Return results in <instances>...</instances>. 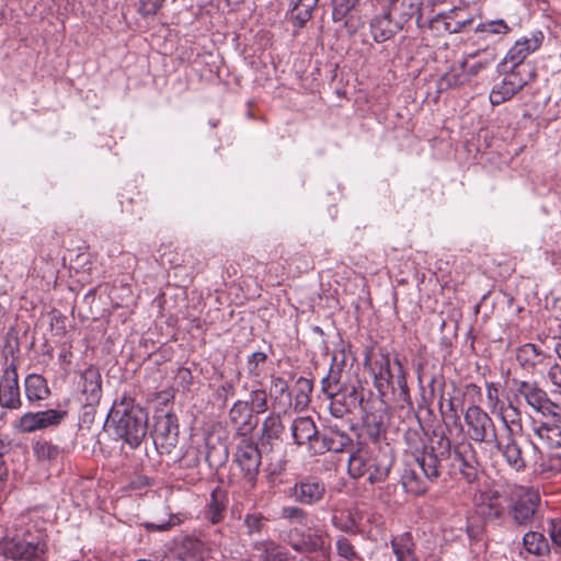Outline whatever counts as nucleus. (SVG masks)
<instances>
[{"mask_svg": "<svg viewBox=\"0 0 561 561\" xmlns=\"http://www.w3.org/2000/svg\"><path fill=\"white\" fill-rule=\"evenodd\" d=\"M404 438L414 459L403 471L402 485L408 493L421 495L440 477L444 463L451 457V443L446 435L437 433L424 442L422 428L408 430Z\"/></svg>", "mask_w": 561, "mask_h": 561, "instance_id": "obj_1", "label": "nucleus"}, {"mask_svg": "<svg viewBox=\"0 0 561 561\" xmlns=\"http://www.w3.org/2000/svg\"><path fill=\"white\" fill-rule=\"evenodd\" d=\"M396 454L389 444L359 446L347 461L352 479H365L369 484L385 482L394 465Z\"/></svg>", "mask_w": 561, "mask_h": 561, "instance_id": "obj_2", "label": "nucleus"}, {"mask_svg": "<svg viewBox=\"0 0 561 561\" xmlns=\"http://www.w3.org/2000/svg\"><path fill=\"white\" fill-rule=\"evenodd\" d=\"M106 423L113 427L116 438L123 439L130 448H137L146 437L148 412L135 403V399L124 394L110 410Z\"/></svg>", "mask_w": 561, "mask_h": 561, "instance_id": "obj_3", "label": "nucleus"}, {"mask_svg": "<svg viewBox=\"0 0 561 561\" xmlns=\"http://www.w3.org/2000/svg\"><path fill=\"white\" fill-rule=\"evenodd\" d=\"M396 370L391 368L390 355L380 351L378 357L371 364V373L375 386L381 397L391 389L394 401L401 407H412L410 390L407 382V373L399 358L393 362Z\"/></svg>", "mask_w": 561, "mask_h": 561, "instance_id": "obj_4", "label": "nucleus"}, {"mask_svg": "<svg viewBox=\"0 0 561 561\" xmlns=\"http://www.w3.org/2000/svg\"><path fill=\"white\" fill-rule=\"evenodd\" d=\"M28 516H20L5 543V557L10 561H46L47 545L41 533H32L26 527Z\"/></svg>", "mask_w": 561, "mask_h": 561, "instance_id": "obj_5", "label": "nucleus"}, {"mask_svg": "<svg viewBox=\"0 0 561 561\" xmlns=\"http://www.w3.org/2000/svg\"><path fill=\"white\" fill-rule=\"evenodd\" d=\"M327 530L321 527L307 529H290L285 541L297 552L305 554L316 553V561H329L330 542Z\"/></svg>", "mask_w": 561, "mask_h": 561, "instance_id": "obj_6", "label": "nucleus"}, {"mask_svg": "<svg viewBox=\"0 0 561 561\" xmlns=\"http://www.w3.org/2000/svg\"><path fill=\"white\" fill-rule=\"evenodd\" d=\"M497 71L503 75L500 82H496L490 93L492 105H500L511 100L517 92L527 85L535 78V68L533 66H520L518 68L502 69L501 62L497 65Z\"/></svg>", "mask_w": 561, "mask_h": 561, "instance_id": "obj_7", "label": "nucleus"}, {"mask_svg": "<svg viewBox=\"0 0 561 561\" xmlns=\"http://www.w3.org/2000/svg\"><path fill=\"white\" fill-rule=\"evenodd\" d=\"M328 398L331 399L330 412L336 419H341L356 410L364 413L367 412L365 389L359 382L341 386V388L335 390L334 394L328 396Z\"/></svg>", "mask_w": 561, "mask_h": 561, "instance_id": "obj_8", "label": "nucleus"}, {"mask_svg": "<svg viewBox=\"0 0 561 561\" xmlns=\"http://www.w3.org/2000/svg\"><path fill=\"white\" fill-rule=\"evenodd\" d=\"M515 386L514 398L523 399L534 411L543 416H557L559 407L548 397L547 392L535 381L513 380Z\"/></svg>", "mask_w": 561, "mask_h": 561, "instance_id": "obj_9", "label": "nucleus"}, {"mask_svg": "<svg viewBox=\"0 0 561 561\" xmlns=\"http://www.w3.org/2000/svg\"><path fill=\"white\" fill-rule=\"evenodd\" d=\"M465 424L467 436L476 443L491 445L499 436L492 417L479 405L467 408Z\"/></svg>", "mask_w": 561, "mask_h": 561, "instance_id": "obj_10", "label": "nucleus"}, {"mask_svg": "<svg viewBox=\"0 0 561 561\" xmlns=\"http://www.w3.org/2000/svg\"><path fill=\"white\" fill-rule=\"evenodd\" d=\"M262 451L249 437L243 436L237 445L234 461L242 472L243 479L254 488L261 466Z\"/></svg>", "mask_w": 561, "mask_h": 561, "instance_id": "obj_11", "label": "nucleus"}, {"mask_svg": "<svg viewBox=\"0 0 561 561\" xmlns=\"http://www.w3.org/2000/svg\"><path fill=\"white\" fill-rule=\"evenodd\" d=\"M152 438L159 454H171L179 443L178 416L171 412L157 415Z\"/></svg>", "mask_w": 561, "mask_h": 561, "instance_id": "obj_12", "label": "nucleus"}, {"mask_svg": "<svg viewBox=\"0 0 561 561\" xmlns=\"http://www.w3.org/2000/svg\"><path fill=\"white\" fill-rule=\"evenodd\" d=\"M66 415V411L55 409L38 412H26L15 421L13 427L20 433H33L48 427L58 426Z\"/></svg>", "mask_w": 561, "mask_h": 561, "instance_id": "obj_13", "label": "nucleus"}, {"mask_svg": "<svg viewBox=\"0 0 561 561\" xmlns=\"http://www.w3.org/2000/svg\"><path fill=\"white\" fill-rule=\"evenodd\" d=\"M543 39V33L541 31H536L533 32L530 36H525L516 41L501 61V68L505 69L508 68V66L513 68L531 66L530 64L525 62V59L528 55L535 53L541 47Z\"/></svg>", "mask_w": 561, "mask_h": 561, "instance_id": "obj_14", "label": "nucleus"}, {"mask_svg": "<svg viewBox=\"0 0 561 561\" xmlns=\"http://www.w3.org/2000/svg\"><path fill=\"white\" fill-rule=\"evenodd\" d=\"M0 405L18 410L22 407L16 366L11 363L0 379Z\"/></svg>", "mask_w": 561, "mask_h": 561, "instance_id": "obj_15", "label": "nucleus"}, {"mask_svg": "<svg viewBox=\"0 0 561 561\" xmlns=\"http://www.w3.org/2000/svg\"><path fill=\"white\" fill-rule=\"evenodd\" d=\"M491 445L503 456L506 463L516 472H523L527 468L526 459L516 435L501 434Z\"/></svg>", "mask_w": 561, "mask_h": 561, "instance_id": "obj_16", "label": "nucleus"}, {"mask_svg": "<svg viewBox=\"0 0 561 561\" xmlns=\"http://www.w3.org/2000/svg\"><path fill=\"white\" fill-rule=\"evenodd\" d=\"M325 491V484L320 479L306 477L295 483L291 496L302 505H314L324 497Z\"/></svg>", "mask_w": 561, "mask_h": 561, "instance_id": "obj_17", "label": "nucleus"}, {"mask_svg": "<svg viewBox=\"0 0 561 561\" xmlns=\"http://www.w3.org/2000/svg\"><path fill=\"white\" fill-rule=\"evenodd\" d=\"M516 359L524 369L533 374H542L550 365L551 355L536 344L526 343L517 348Z\"/></svg>", "mask_w": 561, "mask_h": 561, "instance_id": "obj_18", "label": "nucleus"}, {"mask_svg": "<svg viewBox=\"0 0 561 561\" xmlns=\"http://www.w3.org/2000/svg\"><path fill=\"white\" fill-rule=\"evenodd\" d=\"M454 466L458 468L463 479L472 483L478 478V459L476 451L470 444H461L455 447L451 453Z\"/></svg>", "mask_w": 561, "mask_h": 561, "instance_id": "obj_19", "label": "nucleus"}, {"mask_svg": "<svg viewBox=\"0 0 561 561\" xmlns=\"http://www.w3.org/2000/svg\"><path fill=\"white\" fill-rule=\"evenodd\" d=\"M352 444V438L345 432L330 427L319 435L318 442L312 444V454L323 455L328 451L342 453Z\"/></svg>", "mask_w": 561, "mask_h": 561, "instance_id": "obj_20", "label": "nucleus"}, {"mask_svg": "<svg viewBox=\"0 0 561 561\" xmlns=\"http://www.w3.org/2000/svg\"><path fill=\"white\" fill-rule=\"evenodd\" d=\"M81 392L87 407L93 408L102 397V378L99 369L89 366L80 375Z\"/></svg>", "mask_w": 561, "mask_h": 561, "instance_id": "obj_21", "label": "nucleus"}, {"mask_svg": "<svg viewBox=\"0 0 561 561\" xmlns=\"http://www.w3.org/2000/svg\"><path fill=\"white\" fill-rule=\"evenodd\" d=\"M285 427L279 414L271 413L262 424L261 445L263 450L273 453L280 447Z\"/></svg>", "mask_w": 561, "mask_h": 561, "instance_id": "obj_22", "label": "nucleus"}, {"mask_svg": "<svg viewBox=\"0 0 561 561\" xmlns=\"http://www.w3.org/2000/svg\"><path fill=\"white\" fill-rule=\"evenodd\" d=\"M229 420L242 437L250 434L257 425L249 402L242 400L233 403L229 411Z\"/></svg>", "mask_w": 561, "mask_h": 561, "instance_id": "obj_23", "label": "nucleus"}, {"mask_svg": "<svg viewBox=\"0 0 561 561\" xmlns=\"http://www.w3.org/2000/svg\"><path fill=\"white\" fill-rule=\"evenodd\" d=\"M495 416L503 425L502 434L517 435L523 432L522 411L519 401L515 398L507 399V403L500 408Z\"/></svg>", "mask_w": 561, "mask_h": 561, "instance_id": "obj_24", "label": "nucleus"}, {"mask_svg": "<svg viewBox=\"0 0 561 561\" xmlns=\"http://www.w3.org/2000/svg\"><path fill=\"white\" fill-rule=\"evenodd\" d=\"M294 443L298 446L308 444L312 453V444L318 442L319 432L313 420L309 416L296 417L290 426Z\"/></svg>", "mask_w": 561, "mask_h": 561, "instance_id": "obj_25", "label": "nucleus"}, {"mask_svg": "<svg viewBox=\"0 0 561 561\" xmlns=\"http://www.w3.org/2000/svg\"><path fill=\"white\" fill-rule=\"evenodd\" d=\"M389 10L393 19H397L403 26L413 16H416V24L423 27V13L421 12L422 0H389Z\"/></svg>", "mask_w": 561, "mask_h": 561, "instance_id": "obj_26", "label": "nucleus"}, {"mask_svg": "<svg viewBox=\"0 0 561 561\" xmlns=\"http://www.w3.org/2000/svg\"><path fill=\"white\" fill-rule=\"evenodd\" d=\"M403 26L393 19L390 10L376 15L370 22V34L375 42L383 43L398 33Z\"/></svg>", "mask_w": 561, "mask_h": 561, "instance_id": "obj_27", "label": "nucleus"}, {"mask_svg": "<svg viewBox=\"0 0 561 561\" xmlns=\"http://www.w3.org/2000/svg\"><path fill=\"white\" fill-rule=\"evenodd\" d=\"M228 493L220 486L215 488L204 508V517L213 525L221 523L228 506Z\"/></svg>", "mask_w": 561, "mask_h": 561, "instance_id": "obj_28", "label": "nucleus"}, {"mask_svg": "<svg viewBox=\"0 0 561 561\" xmlns=\"http://www.w3.org/2000/svg\"><path fill=\"white\" fill-rule=\"evenodd\" d=\"M534 427L535 435L549 448H561V414Z\"/></svg>", "mask_w": 561, "mask_h": 561, "instance_id": "obj_29", "label": "nucleus"}, {"mask_svg": "<svg viewBox=\"0 0 561 561\" xmlns=\"http://www.w3.org/2000/svg\"><path fill=\"white\" fill-rule=\"evenodd\" d=\"M25 396L30 403L36 404L50 396L47 380L38 374H30L24 380Z\"/></svg>", "mask_w": 561, "mask_h": 561, "instance_id": "obj_30", "label": "nucleus"}, {"mask_svg": "<svg viewBox=\"0 0 561 561\" xmlns=\"http://www.w3.org/2000/svg\"><path fill=\"white\" fill-rule=\"evenodd\" d=\"M206 556L204 543L195 537H185L176 549L180 561H204Z\"/></svg>", "mask_w": 561, "mask_h": 561, "instance_id": "obj_31", "label": "nucleus"}, {"mask_svg": "<svg viewBox=\"0 0 561 561\" xmlns=\"http://www.w3.org/2000/svg\"><path fill=\"white\" fill-rule=\"evenodd\" d=\"M538 505L537 495H528L519 499L513 506V519L519 526L528 525L536 513Z\"/></svg>", "mask_w": 561, "mask_h": 561, "instance_id": "obj_32", "label": "nucleus"}, {"mask_svg": "<svg viewBox=\"0 0 561 561\" xmlns=\"http://www.w3.org/2000/svg\"><path fill=\"white\" fill-rule=\"evenodd\" d=\"M444 32L459 33L472 24L473 18L466 8H454L446 12Z\"/></svg>", "mask_w": 561, "mask_h": 561, "instance_id": "obj_33", "label": "nucleus"}, {"mask_svg": "<svg viewBox=\"0 0 561 561\" xmlns=\"http://www.w3.org/2000/svg\"><path fill=\"white\" fill-rule=\"evenodd\" d=\"M319 0H296L291 10L287 13L288 19L297 27H302L311 18Z\"/></svg>", "mask_w": 561, "mask_h": 561, "instance_id": "obj_34", "label": "nucleus"}, {"mask_svg": "<svg viewBox=\"0 0 561 561\" xmlns=\"http://www.w3.org/2000/svg\"><path fill=\"white\" fill-rule=\"evenodd\" d=\"M390 543L397 561H416L414 542L410 533L392 538Z\"/></svg>", "mask_w": 561, "mask_h": 561, "instance_id": "obj_35", "label": "nucleus"}, {"mask_svg": "<svg viewBox=\"0 0 561 561\" xmlns=\"http://www.w3.org/2000/svg\"><path fill=\"white\" fill-rule=\"evenodd\" d=\"M256 549L261 552L259 561H289L287 551L273 541H262Z\"/></svg>", "mask_w": 561, "mask_h": 561, "instance_id": "obj_36", "label": "nucleus"}, {"mask_svg": "<svg viewBox=\"0 0 561 561\" xmlns=\"http://www.w3.org/2000/svg\"><path fill=\"white\" fill-rule=\"evenodd\" d=\"M523 543L529 553L543 556L549 552L548 541L540 533L528 531L523 537Z\"/></svg>", "mask_w": 561, "mask_h": 561, "instance_id": "obj_37", "label": "nucleus"}, {"mask_svg": "<svg viewBox=\"0 0 561 561\" xmlns=\"http://www.w3.org/2000/svg\"><path fill=\"white\" fill-rule=\"evenodd\" d=\"M359 2L360 0H332V20L343 22L344 26L348 28V14Z\"/></svg>", "mask_w": 561, "mask_h": 561, "instance_id": "obj_38", "label": "nucleus"}, {"mask_svg": "<svg viewBox=\"0 0 561 561\" xmlns=\"http://www.w3.org/2000/svg\"><path fill=\"white\" fill-rule=\"evenodd\" d=\"M337 358L336 356L333 357V364L329 370V374L322 379V390L327 396H332L335 393V390H337L340 387V383L342 381V368L336 363Z\"/></svg>", "mask_w": 561, "mask_h": 561, "instance_id": "obj_39", "label": "nucleus"}, {"mask_svg": "<svg viewBox=\"0 0 561 561\" xmlns=\"http://www.w3.org/2000/svg\"><path fill=\"white\" fill-rule=\"evenodd\" d=\"M476 31L482 34L484 38H488L492 35L501 37L503 35H506L511 31V27L506 24L504 20H492L484 23H480L477 26Z\"/></svg>", "mask_w": 561, "mask_h": 561, "instance_id": "obj_40", "label": "nucleus"}, {"mask_svg": "<svg viewBox=\"0 0 561 561\" xmlns=\"http://www.w3.org/2000/svg\"><path fill=\"white\" fill-rule=\"evenodd\" d=\"M482 56L483 58L472 64L468 68V73L471 76H477L482 69L488 67L491 62L496 59V53L493 48H486L484 50H477L473 54H469V58H476Z\"/></svg>", "mask_w": 561, "mask_h": 561, "instance_id": "obj_41", "label": "nucleus"}, {"mask_svg": "<svg viewBox=\"0 0 561 561\" xmlns=\"http://www.w3.org/2000/svg\"><path fill=\"white\" fill-rule=\"evenodd\" d=\"M267 360V354L264 352H253L247 359V373L250 377H260Z\"/></svg>", "mask_w": 561, "mask_h": 561, "instance_id": "obj_42", "label": "nucleus"}, {"mask_svg": "<svg viewBox=\"0 0 561 561\" xmlns=\"http://www.w3.org/2000/svg\"><path fill=\"white\" fill-rule=\"evenodd\" d=\"M272 394L275 396V401L279 400L285 405H290L291 403V397L289 392V387L287 381L282 377H274L272 379V387H271Z\"/></svg>", "mask_w": 561, "mask_h": 561, "instance_id": "obj_43", "label": "nucleus"}, {"mask_svg": "<svg viewBox=\"0 0 561 561\" xmlns=\"http://www.w3.org/2000/svg\"><path fill=\"white\" fill-rule=\"evenodd\" d=\"M249 405L252 413L261 414L268 409L267 394L264 389H254L250 393Z\"/></svg>", "mask_w": 561, "mask_h": 561, "instance_id": "obj_44", "label": "nucleus"}, {"mask_svg": "<svg viewBox=\"0 0 561 561\" xmlns=\"http://www.w3.org/2000/svg\"><path fill=\"white\" fill-rule=\"evenodd\" d=\"M486 404L492 414H496L504 402L500 400V388L494 382H488L485 386Z\"/></svg>", "mask_w": 561, "mask_h": 561, "instance_id": "obj_45", "label": "nucleus"}, {"mask_svg": "<svg viewBox=\"0 0 561 561\" xmlns=\"http://www.w3.org/2000/svg\"><path fill=\"white\" fill-rule=\"evenodd\" d=\"M265 517L261 513L248 514L244 517V527L250 536L261 534L265 526Z\"/></svg>", "mask_w": 561, "mask_h": 561, "instance_id": "obj_46", "label": "nucleus"}, {"mask_svg": "<svg viewBox=\"0 0 561 561\" xmlns=\"http://www.w3.org/2000/svg\"><path fill=\"white\" fill-rule=\"evenodd\" d=\"M336 551L337 554L348 561L359 559L358 553L355 551L354 546L345 537H339L336 539Z\"/></svg>", "mask_w": 561, "mask_h": 561, "instance_id": "obj_47", "label": "nucleus"}, {"mask_svg": "<svg viewBox=\"0 0 561 561\" xmlns=\"http://www.w3.org/2000/svg\"><path fill=\"white\" fill-rule=\"evenodd\" d=\"M280 517L304 525L306 524L308 514L298 506H284L280 512Z\"/></svg>", "mask_w": 561, "mask_h": 561, "instance_id": "obj_48", "label": "nucleus"}, {"mask_svg": "<svg viewBox=\"0 0 561 561\" xmlns=\"http://www.w3.org/2000/svg\"><path fill=\"white\" fill-rule=\"evenodd\" d=\"M35 453L41 460H53L58 457L59 448L49 442H43L36 445Z\"/></svg>", "mask_w": 561, "mask_h": 561, "instance_id": "obj_49", "label": "nucleus"}, {"mask_svg": "<svg viewBox=\"0 0 561 561\" xmlns=\"http://www.w3.org/2000/svg\"><path fill=\"white\" fill-rule=\"evenodd\" d=\"M180 522L181 519L176 515L170 514V517L167 522L160 524L145 523L144 527L150 531H167L174 527L175 525L180 524Z\"/></svg>", "mask_w": 561, "mask_h": 561, "instance_id": "obj_50", "label": "nucleus"}, {"mask_svg": "<svg viewBox=\"0 0 561 561\" xmlns=\"http://www.w3.org/2000/svg\"><path fill=\"white\" fill-rule=\"evenodd\" d=\"M479 512L486 519H495L502 514V508L496 503L480 504Z\"/></svg>", "mask_w": 561, "mask_h": 561, "instance_id": "obj_51", "label": "nucleus"}, {"mask_svg": "<svg viewBox=\"0 0 561 561\" xmlns=\"http://www.w3.org/2000/svg\"><path fill=\"white\" fill-rule=\"evenodd\" d=\"M445 16L446 12L438 13L428 20L423 18V27L427 26L432 31L442 32L444 31V22H446Z\"/></svg>", "mask_w": 561, "mask_h": 561, "instance_id": "obj_52", "label": "nucleus"}, {"mask_svg": "<svg viewBox=\"0 0 561 561\" xmlns=\"http://www.w3.org/2000/svg\"><path fill=\"white\" fill-rule=\"evenodd\" d=\"M10 450V442L0 437V482L4 481L8 477V468L3 461V456Z\"/></svg>", "mask_w": 561, "mask_h": 561, "instance_id": "obj_53", "label": "nucleus"}, {"mask_svg": "<svg viewBox=\"0 0 561 561\" xmlns=\"http://www.w3.org/2000/svg\"><path fill=\"white\" fill-rule=\"evenodd\" d=\"M332 525L344 533H355V522L352 518L343 519L339 516L332 517Z\"/></svg>", "mask_w": 561, "mask_h": 561, "instance_id": "obj_54", "label": "nucleus"}, {"mask_svg": "<svg viewBox=\"0 0 561 561\" xmlns=\"http://www.w3.org/2000/svg\"><path fill=\"white\" fill-rule=\"evenodd\" d=\"M550 537L554 545L561 547V518L550 522Z\"/></svg>", "mask_w": 561, "mask_h": 561, "instance_id": "obj_55", "label": "nucleus"}, {"mask_svg": "<svg viewBox=\"0 0 561 561\" xmlns=\"http://www.w3.org/2000/svg\"><path fill=\"white\" fill-rule=\"evenodd\" d=\"M164 0H151L149 2H142L141 14L142 15H154L162 7Z\"/></svg>", "mask_w": 561, "mask_h": 561, "instance_id": "obj_56", "label": "nucleus"}, {"mask_svg": "<svg viewBox=\"0 0 561 561\" xmlns=\"http://www.w3.org/2000/svg\"><path fill=\"white\" fill-rule=\"evenodd\" d=\"M548 378L552 382V385L561 388V366L557 363L548 366Z\"/></svg>", "mask_w": 561, "mask_h": 561, "instance_id": "obj_57", "label": "nucleus"}, {"mask_svg": "<svg viewBox=\"0 0 561 561\" xmlns=\"http://www.w3.org/2000/svg\"><path fill=\"white\" fill-rule=\"evenodd\" d=\"M460 81L455 75L447 73L445 77L442 78L440 85L443 87L445 84L446 88H450L454 85L459 84Z\"/></svg>", "mask_w": 561, "mask_h": 561, "instance_id": "obj_58", "label": "nucleus"}, {"mask_svg": "<svg viewBox=\"0 0 561 561\" xmlns=\"http://www.w3.org/2000/svg\"><path fill=\"white\" fill-rule=\"evenodd\" d=\"M215 451H216L215 449H210L207 453V456H206V460L208 461L210 467H217V466L221 465L225 461L226 457H227L226 449H224L222 458H220L217 462H215L214 459H213V455H214Z\"/></svg>", "mask_w": 561, "mask_h": 561, "instance_id": "obj_59", "label": "nucleus"}, {"mask_svg": "<svg viewBox=\"0 0 561 561\" xmlns=\"http://www.w3.org/2000/svg\"><path fill=\"white\" fill-rule=\"evenodd\" d=\"M297 383L301 387V390H308V391H311V382L304 378V377H300L298 380H297Z\"/></svg>", "mask_w": 561, "mask_h": 561, "instance_id": "obj_60", "label": "nucleus"}, {"mask_svg": "<svg viewBox=\"0 0 561 561\" xmlns=\"http://www.w3.org/2000/svg\"><path fill=\"white\" fill-rule=\"evenodd\" d=\"M133 483H138L139 486H147L150 484V479L147 477H139L136 481Z\"/></svg>", "mask_w": 561, "mask_h": 561, "instance_id": "obj_61", "label": "nucleus"}, {"mask_svg": "<svg viewBox=\"0 0 561 561\" xmlns=\"http://www.w3.org/2000/svg\"><path fill=\"white\" fill-rule=\"evenodd\" d=\"M70 352H62L59 354V359L61 362L68 363L69 362Z\"/></svg>", "mask_w": 561, "mask_h": 561, "instance_id": "obj_62", "label": "nucleus"}, {"mask_svg": "<svg viewBox=\"0 0 561 561\" xmlns=\"http://www.w3.org/2000/svg\"><path fill=\"white\" fill-rule=\"evenodd\" d=\"M554 351H556L558 357L561 359V343L556 344Z\"/></svg>", "mask_w": 561, "mask_h": 561, "instance_id": "obj_63", "label": "nucleus"}, {"mask_svg": "<svg viewBox=\"0 0 561 561\" xmlns=\"http://www.w3.org/2000/svg\"><path fill=\"white\" fill-rule=\"evenodd\" d=\"M85 420L92 421V416H91L90 412L84 413L83 421H85Z\"/></svg>", "mask_w": 561, "mask_h": 561, "instance_id": "obj_64", "label": "nucleus"}]
</instances>
